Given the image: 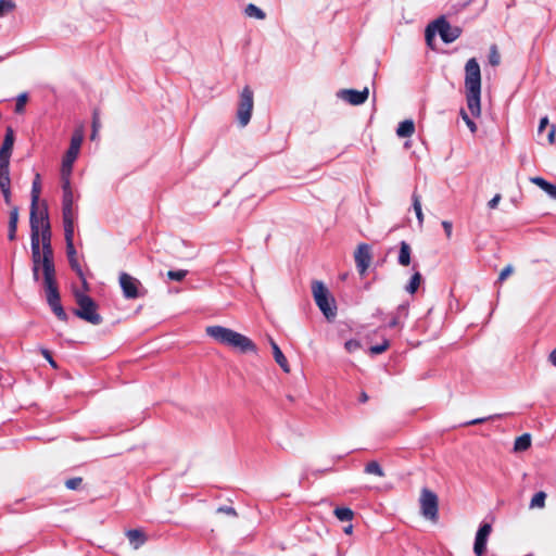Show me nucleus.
Masks as SVG:
<instances>
[{
	"instance_id": "obj_1",
	"label": "nucleus",
	"mask_w": 556,
	"mask_h": 556,
	"mask_svg": "<svg viewBox=\"0 0 556 556\" xmlns=\"http://www.w3.org/2000/svg\"><path fill=\"white\" fill-rule=\"evenodd\" d=\"M30 248L33 263V278L39 280V270L43 274V289L47 302L55 316L66 321L68 316L61 304V295L56 281L54 255L51 245V227L49 222L48 206L46 202L30 205Z\"/></svg>"
},
{
	"instance_id": "obj_2",
	"label": "nucleus",
	"mask_w": 556,
	"mask_h": 556,
	"mask_svg": "<svg viewBox=\"0 0 556 556\" xmlns=\"http://www.w3.org/2000/svg\"><path fill=\"white\" fill-rule=\"evenodd\" d=\"M465 88L467 106L471 115L478 117L481 114V71L475 58L469 59L465 65Z\"/></svg>"
},
{
	"instance_id": "obj_3",
	"label": "nucleus",
	"mask_w": 556,
	"mask_h": 556,
	"mask_svg": "<svg viewBox=\"0 0 556 556\" xmlns=\"http://www.w3.org/2000/svg\"><path fill=\"white\" fill-rule=\"evenodd\" d=\"M206 334L220 344L231 348L240 353H256L254 342L247 336L223 326H208Z\"/></svg>"
},
{
	"instance_id": "obj_4",
	"label": "nucleus",
	"mask_w": 556,
	"mask_h": 556,
	"mask_svg": "<svg viewBox=\"0 0 556 556\" xmlns=\"http://www.w3.org/2000/svg\"><path fill=\"white\" fill-rule=\"evenodd\" d=\"M74 296L78 306L74 309V314L91 325H100L103 318L97 312L98 305L93 299L78 290L74 291Z\"/></svg>"
},
{
	"instance_id": "obj_5",
	"label": "nucleus",
	"mask_w": 556,
	"mask_h": 556,
	"mask_svg": "<svg viewBox=\"0 0 556 556\" xmlns=\"http://www.w3.org/2000/svg\"><path fill=\"white\" fill-rule=\"evenodd\" d=\"M312 293L316 305L325 317L327 319L334 318L337 315L336 306H332L334 300L330 296L327 287L321 281L315 280L312 283Z\"/></svg>"
},
{
	"instance_id": "obj_6",
	"label": "nucleus",
	"mask_w": 556,
	"mask_h": 556,
	"mask_svg": "<svg viewBox=\"0 0 556 556\" xmlns=\"http://www.w3.org/2000/svg\"><path fill=\"white\" fill-rule=\"evenodd\" d=\"M420 514L427 520L437 522L439 520V497L428 488H422L419 496Z\"/></svg>"
},
{
	"instance_id": "obj_7",
	"label": "nucleus",
	"mask_w": 556,
	"mask_h": 556,
	"mask_svg": "<svg viewBox=\"0 0 556 556\" xmlns=\"http://www.w3.org/2000/svg\"><path fill=\"white\" fill-rule=\"evenodd\" d=\"M253 106H254L253 91L249 86H245L240 93V99H239L238 110H237V119L241 127H244L249 124L251 116H252Z\"/></svg>"
},
{
	"instance_id": "obj_8",
	"label": "nucleus",
	"mask_w": 556,
	"mask_h": 556,
	"mask_svg": "<svg viewBox=\"0 0 556 556\" xmlns=\"http://www.w3.org/2000/svg\"><path fill=\"white\" fill-rule=\"evenodd\" d=\"M64 237L66 242V255L68 258L70 266L81 280L84 289L88 290V282L84 275L83 268L78 262L77 252L74 245V228L64 229Z\"/></svg>"
},
{
	"instance_id": "obj_9",
	"label": "nucleus",
	"mask_w": 556,
	"mask_h": 556,
	"mask_svg": "<svg viewBox=\"0 0 556 556\" xmlns=\"http://www.w3.org/2000/svg\"><path fill=\"white\" fill-rule=\"evenodd\" d=\"M83 140H84L83 131L76 130L72 136L70 148L67 149L66 154L63 157L62 169H63L64 174L72 173L73 163L75 162V160L78 156Z\"/></svg>"
},
{
	"instance_id": "obj_10",
	"label": "nucleus",
	"mask_w": 556,
	"mask_h": 556,
	"mask_svg": "<svg viewBox=\"0 0 556 556\" xmlns=\"http://www.w3.org/2000/svg\"><path fill=\"white\" fill-rule=\"evenodd\" d=\"M119 285L123 295L126 299H137L142 296L146 292L144 290L143 292L140 291V289H142L141 282L127 273H122L119 275Z\"/></svg>"
},
{
	"instance_id": "obj_11",
	"label": "nucleus",
	"mask_w": 556,
	"mask_h": 556,
	"mask_svg": "<svg viewBox=\"0 0 556 556\" xmlns=\"http://www.w3.org/2000/svg\"><path fill=\"white\" fill-rule=\"evenodd\" d=\"M433 26L445 43L455 41L462 35V29L457 26H452L443 16L437 18L433 22Z\"/></svg>"
},
{
	"instance_id": "obj_12",
	"label": "nucleus",
	"mask_w": 556,
	"mask_h": 556,
	"mask_svg": "<svg viewBox=\"0 0 556 556\" xmlns=\"http://www.w3.org/2000/svg\"><path fill=\"white\" fill-rule=\"evenodd\" d=\"M371 250L367 243H361L354 252V260L359 275H365L371 263Z\"/></svg>"
},
{
	"instance_id": "obj_13",
	"label": "nucleus",
	"mask_w": 556,
	"mask_h": 556,
	"mask_svg": "<svg viewBox=\"0 0 556 556\" xmlns=\"http://www.w3.org/2000/svg\"><path fill=\"white\" fill-rule=\"evenodd\" d=\"M62 217L64 229L74 228L75 211L73 191L63 192Z\"/></svg>"
},
{
	"instance_id": "obj_14",
	"label": "nucleus",
	"mask_w": 556,
	"mask_h": 556,
	"mask_svg": "<svg viewBox=\"0 0 556 556\" xmlns=\"http://www.w3.org/2000/svg\"><path fill=\"white\" fill-rule=\"evenodd\" d=\"M14 140V131L11 127H8L2 146L0 148V162L10 163Z\"/></svg>"
},
{
	"instance_id": "obj_15",
	"label": "nucleus",
	"mask_w": 556,
	"mask_h": 556,
	"mask_svg": "<svg viewBox=\"0 0 556 556\" xmlns=\"http://www.w3.org/2000/svg\"><path fill=\"white\" fill-rule=\"evenodd\" d=\"M341 97L352 105H359L366 102L368 98V89L362 91L354 89H344L341 91Z\"/></svg>"
},
{
	"instance_id": "obj_16",
	"label": "nucleus",
	"mask_w": 556,
	"mask_h": 556,
	"mask_svg": "<svg viewBox=\"0 0 556 556\" xmlns=\"http://www.w3.org/2000/svg\"><path fill=\"white\" fill-rule=\"evenodd\" d=\"M269 344L273 350V355H274L275 362L280 366V368L285 372H290V366H289L288 359L285 356V354L282 353V351L280 350V348L278 346V344L271 338L269 339Z\"/></svg>"
},
{
	"instance_id": "obj_17",
	"label": "nucleus",
	"mask_w": 556,
	"mask_h": 556,
	"mask_svg": "<svg viewBox=\"0 0 556 556\" xmlns=\"http://www.w3.org/2000/svg\"><path fill=\"white\" fill-rule=\"evenodd\" d=\"M18 207L16 205H13L11 207L10 214H9V231H8V239L10 241H14L16 239V231H17V223H18Z\"/></svg>"
},
{
	"instance_id": "obj_18",
	"label": "nucleus",
	"mask_w": 556,
	"mask_h": 556,
	"mask_svg": "<svg viewBox=\"0 0 556 556\" xmlns=\"http://www.w3.org/2000/svg\"><path fill=\"white\" fill-rule=\"evenodd\" d=\"M126 536L129 541V544L135 548H139L147 542V536L144 532L140 529H131L126 532Z\"/></svg>"
},
{
	"instance_id": "obj_19",
	"label": "nucleus",
	"mask_w": 556,
	"mask_h": 556,
	"mask_svg": "<svg viewBox=\"0 0 556 556\" xmlns=\"http://www.w3.org/2000/svg\"><path fill=\"white\" fill-rule=\"evenodd\" d=\"M530 181L544 190L551 198L556 200V185L548 182L542 177H531Z\"/></svg>"
},
{
	"instance_id": "obj_20",
	"label": "nucleus",
	"mask_w": 556,
	"mask_h": 556,
	"mask_svg": "<svg viewBox=\"0 0 556 556\" xmlns=\"http://www.w3.org/2000/svg\"><path fill=\"white\" fill-rule=\"evenodd\" d=\"M415 132V124L412 119H405L399 124L396 135L401 138L412 137Z\"/></svg>"
},
{
	"instance_id": "obj_21",
	"label": "nucleus",
	"mask_w": 556,
	"mask_h": 556,
	"mask_svg": "<svg viewBox=\"0 0 556 556\" xmlns=\"http://www.w3.org/2000/svg\"><path fill=\"white\" fill-rule=\"evenodd\" d=\"M410 247L406 241L400 243L399 263L402 266H408L410 264Z\"/></svg>"
},
{
	"instance_id": "obj_22",
	"label": "nucleus",
	"mask_w": 556,
	"mask_h": 556,
	"mask_svg": "<svg viewBox=\"0 0 556 556\" xmlns=\"http://www.w3.org/2000/svg\"><path fill=\"white\" fill-rule=\"evenodd\" d=\"M531 446V437L529 433H523L517 437L514 443L515 452H525Z\"/></svg>"
},
{
	"instance_id": "obj_23",
	"label": "nucleus",
	"mask_w": 556,
	"mask_h": 556,
	"mask_svg": "<svg viewBox=\"0 0 556 556\" xmlns=\"http://www.w3.org/2000/svg\"><path fill=\"white\" fill-rule=\"evenodd\" d=\"M40 192H41L40 175L36 174L35 179L33 180V185H31V192H30L31 202H30V205H37V203H40L39 202Z\"/></svg>"
},
{
	"instance_id": "obj_24",
	"label": "nucleus",
	"mask_w": 556,
	"mask_h": 556,
	"mask_svg": "<svg viewBox=\"0 0 556 556\" xmlns=\"http://www.w3.org/2000/svg\"><path fill=\"white\" fill-rule=\"evenodd\" d=\"M11 186L10 163L0 162V188Z\"/></svg>"
},
{
	"instance_id": "obj_25",
	"label": "nucleus",
	"mask_w": 556,
	"mask_h": 556,
	"mask_svg": "<svg viewBox=\"0 0 556 556\" xmlns=\"http://www.w3.org/2000/svg\"><path fill=\"white\" fill-rule=\"evenodd\" d=\"M413 207L416 213V217L418 219V224L421 226L424 224V213L421 207V198L420 195L414 191L412 194Z\"/></svg>"
},
{
	"instance_id": "obj_26",
	"label": "nucleus",
	"mask_w": 556,
	"mask_h": 556,
	"mask_svg": "<svg viewBox=\"0 0 556 556\" xmlns=\"http://www.w3.org/2000/svg\"><path fill=\"white\" fill-rule=\"evenodd\" d=\"M488 538L476 534L473 553L476 556H483L486 549Z\"/></svg>"
},
{
	"instance_id": "obj_27",
	"label": "nucleus",
	"mask_w": 556,
	"mask_h": 556,
	"mask_svg": "<svg viewBox=\"0 0 556 556\" xmlns=\"http://www.w3.org/2000/svg\"><path fill=\"white\" fill-rule=\"evenodd\" d=\"M333 513H334V516L340 521H351L354 516L353 510L349 507H337Z\"/></svg>"
},
{
	"instance_id": "obj_28",
	"label": "nucleus",
	"mask_w": 556,
	"mask_h": 556,
	"mask_svg": "<svg viewBox=\"0 0 556 556\" xmlns=\"http://www.w3.org/2000/svg\"><path fill=\"white\" fill-rule=\"evenodd\" d=\"M365 472L368 473V475H375V476H378V477H383L384 476L383 469L381 468L379 463L376 462V460H371V462L366 464Z\"/></svg>"
},
{
	"instance_id": "obj_29",
	"label": "nucleus",
	"mask_w": 556,
	"mask_h": 556,
	"mask_svg": "<svg viewBox=\"0 0 556 556\" xmlns=\"http://www.w3.org/2000/svg\"><path fill=\"white\" fill-rule=\"evenodd\" d=\"M421 279L422 278L420 273H415L410 278L409 283L406 286V291L410 294H414L418 290L421 283Z\"/></svg>"
},
{
	"instance_id": "obj_30",
	"label": "nucleus",
	"mask_w": 556,
	"mask_h": 556,
	"mask_svg": "<svg viewBox=\"0 0 556 556\" xmlns=\"http://www.w3.org/2000/svg\"><path fill=\"white\" fill-rule=\"evenodd\" d=\"M546 493L540 491L533 495L530 502L531 508H543L545 506Z\"/></svg>"
},
{
	"instance_id": "obj_31",
	"label": "nucleus",
	"mask_w": 556,
	"mask_h": 556,
	"mask_svg": "<svg viewBox=\"0 0 556 556\" xmlns=\"http://www.w3.org/2000/svg\"><path fill=\"white\" fill-rule=\"evenodd\" d=\"M245 14L249 16V17H254V18H257V20H264L266 14L256 5L250 3L247 5L245 8Z\"/></svg>"
},
{
	"instance_id": "obj_32",
	"label": "nucleus",
	"mask_w": 556,
	"mask_h": 556,
	"mask_svg": "<svg viewBox=\"0 0 556 556\" xmlns=\"http://www.w3.org/2000/svg\"><path fill=\"white\" fill-rule=\"evenodd\" d=\"M16 4L13 0H0V17L13 12Z\"/></svg>"
},
{
	"instance_id": "obj_33",
	"label": "nucleus",
	"mask_w": 556,
	"mask_h": 556,
	"mask_svg": "<svg viewBox=\"0 0 556 556\" xmlns=\"http://www.w3.org/2000/svg\"><path fill=\"white\" fill-rule=\"evenodd\" d=\"M489 63L492 66H498L501 63V54L496 45L490 47Z\"/></svg>"
},
{
	"instance_id": "obj_34",
	"label": "nucleus",
	"mask_w": 556,
	"mask_h": 556,
	"mask_svg": "<svg viewBox=\"0 0 556 556\" xmlns=\"http://www.w3.org/2000/svg\"><path fill=\"white\" fill-rule=\"evenodd\" d=\"M407 313H408V309H407V306L405 305H400L397 307V315L394 316L391 321L389 323V327L390 328H394L396 327L399 324H400V317L401 316H407Z\"/></svg>"
},
{
	"instance_id": "obj_35",
	"label": "nucleus",
	"mask_w": 556,
	"mask_h": 556,
	"mask_svg": "<svg viewBox=\"0 0 556 556\" xmlns=\"http://www.w3.org/2000/svg\"><path fill=\"white\" fill-rule=\"evenodd\" d=\"M437 33L438 31L437 28L433 26V22L427 26L425 37L426 42L430 48H433V40Z\"/></svg>"
},
{
	"instance_id": "obj_36",
	"label": "nucleus",
	"mask_w": 556,
	"mask_h": 556,
	"mask_svg": "<svg viewBox=\"0 0 556 556\" xmlns=\"http://www.w3.org/2000/svg\"><path fill=\"white\" fill-rule=\"evenodd\" d=\"M28 101L27 93H21L16 98V104H15V113L21 114L25 111V105Z\"/></svg>"
},
{
	"instance_id": "obj_37",
	"label": "nucleus",
	"mask_w": 556,
	"mask_h": 556,
	"mask_svg": "<svg viewBox=\"0 0 556 556\" xmlns=\"http://www.w3.org/2000/svg\"><path fill=\"white\" fill-rule=\"evenodd\" d=\"M389 346H390L389 340L384 339L381 344L370 346L369 353L371 355H378V354L386 352L389 349Z\"/></svg>"
},
{
	"instance_id": "obj_38",
	"label": "nucleus",
	"mask_w": 556,
	"mask_h": 556,
	"mask_svg": "<svg viewBox=\"0 0 556 556\" xmlns=\"http://www.w3.org/2000/svg\"><path fill=\"white\" fill-rule=\"evenodd\" d=\"M187 274H188V270L179 269V270H168L166 275H167L168 279H170V280L181 281L186 278Z\"/></svg>"
},
{
	"instance_id": "obj_39",
	"label": "nucleus",
	"mask_w": 556,
	"mask_h": 556,
	"mask_svg": "<svg viewBox=\"0 0 556 556\" xmlns=\"http://www.w3.org/2000/svg\"><path fill=\"white\" fill-rule=\"evenodd\" d=\"M100 117H99V111L94 110L92 114V132H91V139L94 140L97 137V132L100 128Z\"/></svg>"
},
{
	"instance_id": "obj_40",
	"label": "nucleus",
	"mask_w": 556,
	"mask_h": 556,
	"mask_svg": "<svg viewBox=\"0 0 556 556\" xmlns=\"http://www.w3.org/2000/svg\"><path fill=\"white\" fill-rule=\"evenodd\" d=\"M460 116L463 118V121L466 123V125L468 126V128L470 129V131L473 134L477 131V125L476 123L468 116V114L466 113V111L464 109L460 110Z\"/></svg>"
},
{
	"instance_id": "obj_41",
	"label": "nucleus",
	"mask_w": 556,
	"mask_h": 556,
	"mask_svg": "<svg viewBox=\"0 0 556 556\" xmlns=\"http://www.w3.org/2000/svg\"><path fill=\"white\" fill-rule=\"evenodd\" d=\"M83 483L81 477H75L65 481V486L70 490H77Z\"/></svg>"
},
{
	"instance_id": "obj_42",
	"label": "nucleus",
	"mask_w": 556,
	"mask_h": 556,
	"mask_svg": "<svg viewBox=\"0 0 556 556\" xmlns=\"http://www.w3.org/2000/svg\"><path fill=\"white\" fill-rule=\"evenodd\" d=\"M344 348L349 353H354L362 348V344L357 340H349L345 342Z\"/></svg>"
},
{
	"instance_id": "obj_43",
	"label": "nucleus",
	"mask_w": 556,
	"mask_h": 556,
	"mask_svg": "<svg viewBox=\"0 0 556 556\" xmlns=\"http://www.w3.org/2000/svg\"><path fill=\"white\" fill-rule=\"evenodd\" d=\"M514 273V267L513 265L508 264L507 266H505L500 275H498V279L497 281L498 282H503L505 279H507L511 274Z\"/></svg>"
},
{
	"instance_id": "obj_44",
	"label": "nucleus",
	"mask_w": 556,
	"mask_h": 556,
	"mask_svg": "<svg viewBox=\"0 0 556 556\" xmlns=\"http://www.w3.org/2000/svg\"><path fill=\"white\" fill-rule=\"evenodd\" d=\"M70 175L71 174H66V173L64 174L62 172V190H63V192H71V191H73L72 187H71Z\"/></svg>"
},
{
	"instance_id": "obj_45",
	"label": "nucleus",
	"mask_w": 556,
	"mask_h": 556,
	"mask_svg": "<svg viewBox=\"0 0 556 556\" xmlns=\"http://www.w3.org/2000/svg\"><path fill=\"white\" fill-rule=\"evenodd\" d=\"M492 532V526L490 523H482L477 531V534L480 536L489 538Z\"/></svg>"
},
{
	"instance_id": "obj_46",
	"label": "nucleus",
	"mask_w": 556,
	"mask_h": 556,
	"mask_svg": "<svg viewBox=\"0 0 556 556\" xmlns=\"http://www.w3.org/2000/svg\"><path fill=\"white\" fill-rule=\"evenodd\" d=\"M216 511L219 513V514H226V515L231 516V517H237V511L231 506H220V507L217 508Z\"/></svg>"
},
{
	"instance_id": "obj_47",
	"label": "nucleus",
	"mask_w": 556,
	"mask_h": 556,
	"mask_svg": "<svg viewBox=\"0 0 556 556\" xmlns=\"http://www.w3.org/2000/svg\"><path fill=\"white\" fill-rule=\"evenodd\" d=\"M41 354L42 356L49 362V364L53 367V368H56V363L54 362V359L52 358V355H51V352L47 349H41Z\"/></svg>"
},
{
	"instance_id": "obj_48",
	"label": "nucleus",
	"mask_w": 556,
	"mask_h": 556,
	"mask_svg": "<svg viewBox=\"0 0 556 556\" xmlns=\"http://www.w3.org/2000/svg\"><path fill=\"white\" fill-rule=\"evenodd\" d=\"M0 189H1V192H2L3 198H4V202L8 205H11V186H7V187L0 188Z\"/></svg>"
},
{
	"instance_id": "obj_49",
	"label": "nucleus",
	"mask_w": 556,
	"mask_h": 556,
	"mask_svg": "<svg viewBox=\"0 0 556 556\" xmlns=\"http://www.w3.org/2000/svg\"><path fill=\"white\" fill-rule=\"evenodd\" d=\"M442 227H443V229L445 231L446 238L451 239V237H452V228H453L452 223L450 220H443L442 222Z\"/></svg>"
},
{
	"instance_id": "obj_50",
	"label": "nucleus",
	"mask_w": 556,
	"mask_h": 556,
	"mask_svg": "<svg viewBox=\"0 0 556 556\" xmlns=\"http://www.w3.org/2000/svg\"><path fill=\"white\" fill-rule=\"evenodd\" d=\"M501 199H502L501 194H498V193H497V194H495V195H494V197H493V198L488 202V206H489L490 208H492V210H493V208H495V207L497 206L498 202L501 201Z\"/></svg>"
},
{
	"instance_id": "obj_51",
	"label": "nucleus",
	"mask_w": 556,
	"mask_h": 556,
	"mask_svg": "<svg viewBox=\"0 0 556 556\" xmlns=\"http://www.w3.org/2000/svg\"><path fill=\"white\" fill-rule=\"evenodd\" d=\"M555 137H556V127L553 125V126H551L548 134H547V140L551 144H553L555 142Z\"/></svg>"
},
{
	"instance_id": "obj_52",
	"label": "nucleus",
	"mask_w": 556,
	"mask_h": 556,
	"mask_svg": "<svg viewBox=\"0 0 556 556\" xmlns=\"http://www.w3.org/2000/svg\"><path fill=\"white\" fill-rule=\"evenodd\" d=\"M488 419H489V417L477 418V419H473V420L467 421V422L465 424V426L479 425V424H482V422L486 421Z\"/></svg>"
},
{
	"instance_id": "obj_53",
	"label": "nucleus",
	"mask_w": 556,
	"mask_h": 556,
	"mask_svg": "<svg viewBox=\"0 0 556 556\" xmlns=\"http://www.w3.org/2000/svg\"><path fill=\"white\" fill-rule=\"evenodd\" d=\"M547 125H548V118L547 117L541 118L539 129H538L539 132H542Z\"/></svg>"
},
{
	"instance_id": "obj_54",
	"label": "nucleus",
	"mask_w": 556,
	"mask_h": 556,
	"mask_svg": "<svg viewBox=\"0 0 556 556\" xmlns=\"http://www.w3.org/2000/svg\"><path fill=\"white\" fill-rule=\"evenodd\" d=\"M548 361L556 366V348L551 352Z\"/></svg>"
},
{
	"instance_id": "obj_55",
	"label": "nucleus",
	"mask_w": 556,
	"mask_h": 556,
	"mask_svg": "<svg viewBox=\"0 0 556 556\" xmlns=\"http://www.w3.org/2000/svg\"><path fill=\"white\" fill-rule=\"evenodd\" d=\"M368 399H369V397H368V395H367V393H366V392H364V391H363V392H361V394H359V402H361V403H366V402L368 401Z\"/></svg>"
},
{
	"instance_id": "obj_56",
	"label": "nucleus",
	"mask_w": 556,
	"mask_h": 556,
	"mask_svg": "<svg viewBox=\"0 0 556 556\" xmlns=\"http://www.w3.org/2000/svg\"><path fill=\"white\" fill-rule=\"evenodd\" d=\"M344 532H345V533H351V532H352V525L348 526V527L344 529Z\"/></svg>"
}]
</instances>
